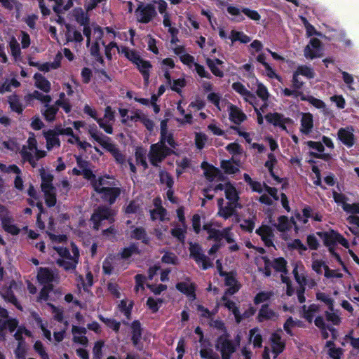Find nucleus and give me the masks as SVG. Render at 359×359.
<instances>
[{"mask_svg": "<svg viewBox=\"0 0 359 359\" xmlns=\"http://www.w3.org/2000/svg\"><path fill=\"white\" fill-rule=\"evenodd\" d=\"M76 161L81 170L74 168L72 170L73 174L76 175H83L85 178L91 180L95 191L101 194V197L104 200L113 203L120 194V189L113 187V182L109 180L108 177L96 178L90 170L86 169V162L82 161L81 158L76 157Z\"/></svg>", "mask_w": 359, "mask_h": 359, "instance_id": "1", "label": "nucleus"}, {"mask_svg": "<svg viewBox=\"0 0 359 359\" xmlns=\"http://www.w3.org/2000/svg\"><path fill=\"white\" fill-rule=\"evenodd\" d=\"M116 50L123 54L126 57L136 65L144 78V83L148 84L150 76L149 72L152 67L151 63L143 60L135 50L126 47L119 48L115 42H111L105 46V54L109 59L111 58L112 54H114Z\"/></svg>", "mask_w": 359, "mask_h": 359, "instance_id": "2", "label": "nucleus"}, {"mask_svg": "<svg viewBox=\"0 0 359 359\" xmlns=\"http://www.w3.org/2000/svg\"><path fill=\"white\" fill-rule=\"evenodd\" d=\"M161 138L160 142L151 146L149 160L154 165H158V164L170 154V149L166 147V144L172 148H174L175 146V141L171 134L168 133L167 131L166 120H163L161 123Z\"/></svg>", "mask_w": 359, "mask_h": 359, "instance_id": "3", "label": "nucleus"}, {"mask_svg": "<svg viewBox=\"0 0 359 359\" xmlns=\"http://www.w3.org/2000/svg\"><path fill=\"white\" fill-rule=\"evenodd\" d=\"M317 234L323 240L325 245L328 248V250L330 252V254L341 264H342V261L340 258V256L336 252L335 250V245L337 243H339L345 248L348 249V252L350 256L352 257L354 262L359 265L358 257L353 252V250L349 249L350 244L347 239H346L342 235H341L340 233L334 230H330L329 231L318 232Z\"/></svg>", "mask_w": 359, "mask_h": 359, "instance_id": "4", "label": "nucleus"}, {"mask_svg": "<svg viewBox=\"0 0 359 359\" xmlns=\"http://www.w3.org/2000/svg\"><path fill=\"white\" fill-rule=\"evenodd\" d=\"M54 249L60 257L57 259V264L66 271L74 270L79 259L77 247L74 244H72L71 252L62 247L55 246Z\"/></svg>", "mask_w": 359, "mask_h": 359, "instance_id": "5", "label": "nucleus"}, {"mask_svg": "<svg viewBox=\"0 0 359 359\" xmlns=\"http://www.w3.org/2000/svg\"><path fill=\"white\" fill-rule=\"evenodd\" d=\"M293 274L297 283L300 286V290L297 291V297L300 303L305 302L304 292L305 286L313 288L316 285L314 279L309 278L306 275L305 268L301 262H297L294 265Z\"/></svg>", "mask_w": 359, "mask_h": 359, "instance_id": "6", "label": "nucleus"}, {"mask_svg": "<svg viewBox=\"0 0 359 359\" xmlns=\"http://www.w3.org/2000/svg\"><path fill=\"white\" fill-rule=\"evenodd\" d=\"M36 140L34 135L29 137L27 145H24L20 154L24 161H28L32 167H35L36 161L46 156V151L38 149Z\"/></svg>", "mask_w": 359, "mask_h": 359, "instance_id": "7", "label": "nucleus"}, {"mask_svg": "<svg viewBox=\"0 0 359 359\" xmlns=\"http://www.w3.org/2000/svg\"><path fill=\"white\" fill-rule=\"evenodd\" d=\"M255 263L259 271L262 272L266 276L271 275V267L277 271H286V262L282 257L274 259L273 262H271L266 257L261 255L255 258Z\"/></svg>", "mask_w": 359, "mask_h": 359, "instance_id": "8", "label": "nucleus"}, {"mask_svg": "<svg viewBox=\"0 0 359 359\" xmlns=\"http://www.w3.org/2000/svg\"><path fill=\"white\" fill-rule=\"evenodd\" d=\"M83 34L87 38V45L90 47V53L93 55H98L100 45L104 46L102 41V31L98 26L93 27H85Z\"/></svg>", "mask_w": 359, "mask_h": 359, "instance_id": "9", "label": "nucleus"}, {"mask_svg": "<svg viewBox=\"0 0 359 359\" xmlns=\"http://www.w3.org/2000/svg\"><path fill=\"white\" fill-rule=\"evenodd\" d=\"M41 189L44 194L45 201L47 205L51 207L56 203V196L55 188L52 185L53 176L45 170L41 171Z\"/></svg>", "mask_w": 359, "mask_h": 359, "instance_id": "10", "label": "nucleus"}, {"mask_svg": "<svg viewBox=\"0 0 359 359\" xmlns=\"http://www.w3.org/2000/svg\"><path fill=\"white\" fill-rule=\"evenodd\" d=\"M240 343V338L237 336L236 341H232L229 339V336L226 334L220 336L215 344L217 351L221 353L222 359H230L231 355L233 353Z\"/></svg>", "mask_w": 359, "mask_h": 359, "instance_id": "11", "label": "nucleus"}, {"mask_svg": "<svg viewBox=\"0 0 359 359\" xmlns=\"http://www.w3.org/2000/svg\"><path fill=\"white\" fill-rule=\"evenodd\" d=\"M203 229L208 233L209 239H214L216 242L219 243L222 239H225L229 243H233V235L231 232L230 229H224L219 231L215 228L213 223L209 222L203 225Z\"/></svg>", "mask_w": 359, "mask_h": 359, "instance_id": "12", "label": "nucleus"}, {"mask_svg": "<svg viewBox=\"0 0 359 359\" xmlns=\"http://www.w3.org/2000/svg\"><path fill=\"white\" fill-rule=\"evenodd\" d=\"M114 210L104 207L98 208L91 217L93 228L100 229L104 223H112L114 222Z\"/></svg>", "mask_w": 359, "mask_h": 359, "instance_id": "13", "label": "nucleus"}, {"mask_svg": "<svg viewBox=\"0 0 359 359\" xmlns=\"http://www.w3.org/2000/svg\"><path fill=\"white\" fill-rule=\"evenodd\" d=\"M0 219L2 226L6 232L13 235L19 233L20 229L13 224V219L8 210L1 204H0Z\"/></svg>", "mask_w": 359, "mask_h": 359, "instance_id": "14", "label": "nucleus"}, {"mask_svg": "<svg viewBox=\"0 0 359 359\" xmlns=\"http://www.w3.org/2000/svg\"><path fill=\"white\" fill-rule=\"evenodd\" d=\"M323 44L317 38H311L304 50V55L308 60L323 56Z\"/></svg>", "mask_w": 359, "mask_h": 359, "instance_id": "15", "label": "nucleus"}, {"mask_svg": "<svg viewBox=\"0 0 359 359\" xmlns=\"http://www.w3.org/2000/svg\"><path fill=\"white\" fill-rule=\"evenodd\" d=\"M126 268L121 262L119 255L107 257L103 262L102 269L104 273L111 274L118 272Z\"/></svg>", "mask_w": 359, "mask_h": 359, "instance_id": "16", "label": "nucleus"}, {"mask_svg": "<svg viewBox=\"0 0 359 359\" xmlns=\"http://www.w3.org/2000/svg\"><path fill=\"white\" fill-rule=\"evenodd\" d=\"M217 190H224L225 192L226 198L227 200H229V201H231L233 204H234L235 207H241L238 203V193L232 184L229 182L219 184L214 189L215 191Z\"/></svg>", "mask_w": 359, "mask_h": 359, "instance_id": "17", "label": "nucleus"}, {"mask_svg": "<svg viewBox=\"0 0 359 359\" xmlns=\"http://www.w3.org/2000/svg\"><path fill=\"white\" fill-rule=\"evenodd\" d=\"M266 119L269 123L287 132V128L293 123V121L291 118L285 117L278 113L269 114L266 116Z\"/></svg>", "mask_w": 359, "mask_h": 359, "instance_id": "18", "label": "nucleus"}, {"mask_svg": "<svg viewBox=\"0 0 359 359\" xmlns=\"http://www.w3.org/2000/svg\"><path fill=\"white\" fill-rule=\"evenodd\" d=\"M18 325V321L15 318H8V311L0 306V335L5 329L8 328L11 332H13Z\"/></svg>", "mask_w": 359, "mask_h": 359, "instance_id": "19", "label": "nucleus"}, {"mask_svg": "<svg viewBox=\"0 0 359 359\" xmlns=\"http://www.w3.org/2000/svg\"><path fill=\"white\" fill-rule=\"evenodd\" d=\"M189 250L191 255L203 269H207L212 266L208 259L202 253L198 245L191 243Z\"/></svg>", "mask_w": 359, "mask_h": 359, "instance_id": "20", "label": "nucleus"}, {"mask_svg": "<svg viewBox=\"0 0 359 359\" xmlns=\"http://www.w3.org/2000/svg\"><path fill=\"white\" fill-rule=\"evenodd\" d=\"M217 269L221 276H225V285L228 287L225 293L229 294V295H232L237 292L240 288V285L238 284V282L234 277L233 274L225 273L222 271V266L219 260L217 261Z\"/></svg>", "mask_w": 359, "mask_h": 359, "instance_id": "21", "label": "nucleus"}, {"mask_svg": "<svg viewBox=\"0 0 359 359\" xmlns=\"http://www.w3.org/2000/svg\"><path fill=\"white\" fill-rule=\"evenodd\" d=\"M29 336L30 332L23 327H18L15 334V338L19 341L18 347L15 350V355L17 359H25L26 348L25 343L22 341V335Z\"/></svg>", "mask_w": 359, "mask_h": 359, "instance_id": "22", "label": "nucleus"}, {"mask_svg": "<svg viewBox=\"0 0 359 359\" xmlns=\"http://www.w3.org/2000/svg\"><path fill=\"white\" fill-rule=\"evenodd\" d=\"M0 170L2 172L13 174L14 176V185L15 187L20 191L23 189V180L21 177V170L15 165H0Z\"/></svg>", "mask_w": 359, "mask_h": 359, "instance_id": "23", "label": "nucleus"}, {"mask_svg": "<svg viewBox=\"0 0 359 359\" xmlns=\"http://www.w3.org/2000/svg\"><path fill=\"white\" fill-rule=\"evenodd\" d=\"M114 120V112L110 107L105 109L104 116L103 118L97 119V122L100 127L102 128L107 133L111 134L113 133L112 125Z\"/></svg>", "mask_w": 359, "mask_h": 359, "instance_id": "24", "label": "nucleus"}, {"mask_svg": "<svg viewBox=\"0 0 359 359\" xmlns=\"http://www.w3.org/2000/svg\"><path fill=\"white\" fill-rule=\"evenodd\" d=\"M155 8L151 5L140 7L137 11V18L139 22L147 23L156 15Z\"/></svg>", "mask_w": 359, "mask_h": 359, "instance_id": "25", "label": "nucleus"}, {"mask_svg": "<svg viewBox=\"0 0 359 359\" xmlns=\"http://www.w3.org/2000/svg\"><path fill=\"white\" fill-rule=\"evenodd\" d=\"M313 128V116L311 113H302L300 119L299 131L302 135H309Z\"/></svg>", "mask_w": 359, "mask_h": 359, "instance_id": "26", "label": "nucleus"}, {"mask_svg": "<svg viewBox=\"0 0 359 359\" xmlns=\"http://www.w3.org/2000/svg\"><path fill=\"white\" fill-rule=\"evenodd\" d=\"M232 88L240 94L246 102L252 105L255 104L257 100L255 95L249 91L243 83L235 82L232 84Z\"/></svg>", "mask_w": 359, "mask_h": 359, "instance_id": "27", "label": "nucleus"}, {"mask_svg": "<svg viewBox=\"0 0 359 359\" xmlns=\"http://www.w3.org/2000/svg\"><path fill=\"white\" fill-rule=\"evenodd\" d=\"M226 109L229 111V119L236 124L241 123L246 118V115L243 111L231 103L227 104Z\"/></svg>", "mask_w": 359, "mask_h": 359, "instance_id": "28", "label": "nucleus"}, {"mask_svg": "<svg viewBox=\"0 0 359 359\" xmlns=\"http://www.w3.org/2000/svg\"><path fill=\"white\" fill-rule=\"evenodd\" d=\"M17 288L18 284L15 282H11L10 283L9 287L4 288L1 291V295L6 302H10L15 305L18 309H21L17 299L13 295V290H16Z\"/></svg>", "mask_w": 359, "mask_h": 359, "instance_id": "29", "label": "nucleus"}, {"mask_svg": "<svg viewBox=\"0 0 359 359\" xmlns=\"http://www.w3.org/2000/svg\"><path fill=\"white\" fill-rule=\"evenodd\" d=\"M280 332L281 331L274 332L271 337V348L274 354V358H276L279 353L283 352L285 348V342L281 339Z\"/></svg>", "mask_w": 359, "mask_h": 359, "instance_id": "30", "label": "nucleus"}, {"mask_svg": "<svg viewBox=\"0 0 359 359\" xmlns=\"http://www.w3.org/2000/svg\"><path fill=\"white\" fill-rule=\"evenodd\" d=\"M217 203L219 208L217 214L224 219H227L233 215L235 209L238 208L235 207L234 204H233L231 201H229L226 205H224V199L222 198L218 199Z\"/></svg>", "mask_w": 359, "mask_h": 359, "instance_id": "31", "label": "nucleus"}, {"mask_svg": "<svg viewBox=\"0 0 359 359\" xmlns=\"http://www.w3.org/2000/svg\"><path fill=\"white\" fill-rule=\"evenodd\" d=\"M43 135L46 140V147L48 150L60 147V142L58 138L59 134L55 129L43 131Z\"/></svg>", "mask_w": 359, "mask_h": 359, "instance_id": "32", "label": "nucleus"}, {"mask_svg": "<svg viewBox=\"0 0 359 359\" xmlns=\"http://www.w3.org/2000/svg\"><path fill=\"white\" fill-rule=\"evenodd\" d=\"M338 137L348 147H351L355 143L353 129L351 128H340L338 131Z\"/></svg>", "mask_w": 359, "mask_h": 359, "instance_id": "33", "label": "nucleus"}, {"mask_svg": "<svg viewBox=\"0 0 359 359\" xmlns=\"http://www.w3.org/2000/svg\"><path fill=\"white\" fill-rule=\"evenodd\" d=\"M184 105H185L183 100H180L177 102V110L181 115V117H178L176 118V121L180 125L185 124H191L193 121V116L191 113H185V110L184 109Z\"/></svg>", "mask_w": 359, "mask_h": 359, "instance_id": "34", "label": "nucleus"}, {"mask_svg": "<svg viewBox=\"0 0 359 359\" xmlns=\"http://www.w3.org/2000/svg\"><path fill=\"white\" fill-rule=\"evenodd\" d=\"M201 167L203 170L205 177L210 182L219 179L220 172L217 168L207 163L206 162H203Z\"/></svg>", "mask_w": 359, "mask_h": 359, "instance_id": "35", "label": "nucleus"}, {"mask_svg": "<svg viewBox=\"0 0 359 359\" xmlns=\"http://www.w3.org/2000/svg\"><path fill=\"white\" fill-rule=\"evenodd\" d=\"M72 334L74 341L81 345H86L88 342L86 337V329L81 327L73 326Z\"/></svg>", "mask_w": 359, "mask_h": 359, "instance_id": "36", "label": "nucleus"}, {"mask_svg": "<svg viewBox=\"0 0 359 359\" xmlns=\"http://www.w3.org/2000/svg\"><path fill=\"white\" fill-rule=\"evenodd\" d=\"M174 52L180 57L181 62L189 68H192L196 65L194 57L187 53L182 47L175 48Z\"/></svg>", "mask_w": 359, "mask_h": 359, "instance_id": "37", "label": "nucleus"}, {"mask_svg": "<svg viewBox=\"0 0 359 359\" xmlns=\"http://www.w3.org/2000/svg\"><path fill=\"white\" fill-rule=\"evenodd\" d=\"M250 186V188L254 191L261 194L263 192H267L269 194L272 196L275 199L278 198L277 190L275 188L270 187L266 184H262L261 183L255 181H254Z\"/></svg>", "mask_w": 359, "mask_h": 359, "instance_id": "38", "label": "nucleus"}, {"mask_svg": "<svg viewBox=\"0 0 359 359\" xmlns=\"http://www.w3.org/2000/svg\"><path fill=\"white\" fill-rule=\"evenodd\" d=\"M34 86L44 93H49L51 88L50 81L41 74L36 73L34 76Z\"/></svg>", "mask_w": 359, "mask_h": 359, "instance_id": "39", "label": "nucleus"}, {"mask_svg": "<svg viewBox=\"0 0 359 359\" xmlns=\"http://www.w3.org/2000/svg\"><path fill=\"white\" fill-rule=\"evenodd\" d=\"M37 279L41 284L50 285L54 280L53 271L46 268H40L37 275Z\"/></svg>", "mask_w": 359, "mask_h": 359, "instance_id": "40", "label": "nucleus"}, {"mask_svg": "<svg viewBox=\"0 0 359 359\" xmlns=\"http://www.w3.org/2000/svg\"><path fill=\"white\" fill-rule=\"evenodd\" d=\"M256 231L261 236L266 245H273L272 238L273 235L272 229L269 226L263 225L257 229Z\"/></svg>", "mask_w": 359, "mask_h": 359, "instance_id": "41", "label": "nucleus"}, {"mask_svg": "<svg viewBox=\"0 0 359 359\" xmlns=\"http://www.w3.org/2000/svg\"><path fill=\"white\" fill-rule=\"evenodd\" d=\"M278 315L272 309H271L267 305H264L259 310L258 319L259 321L262 322L264 320H275L278 318Z\"/></svg>", "mask_w": 359, "mask_h": 359, "instance_id": "42", "label": "nucleus"}, {"mask_svg": "<svg viewBox=\"0 0 359 359\" xmlns=\"http://www.w3.org/2000/svg\"><path fill=\"white\" fill-rule=\"evenodd\" d=\"M228 295H229V294L225 293L222 297L224 305L229 311H232L233 314L234 315L236 321L238 323L243 320V317L240 314L239 311L236 306V304L233 302L229 299Z\"/></svg>", "mask_w": 359, "mask_h": 359, "instance_id": "43", "label": "nucleus"}, {"mask_svg": "<svg viewBox=\"0 0 359 359\" xmlns=\"http://www.w3.org/2000/svg\"><path fill=\"white\" fill-rule=\"evenodd\" d=\"M62 58V53H58L53 62L40 64L38 65V69L42 72H49L53 69H56L60 66Z\"/></svg>", "mask_w": 359, "mask_h": 359, "instance_id": "44", "label": "nucleus"}, {"mask_svg": "<svg viewBox=\"0 0 359 359\" xmlns=\"http://www.w3.org/2000/svg\"><path fill=\"white\" fill-rule=\"evenodd\" d=\"M207 99L219 111L224 110L225 105H227L229 103L225 100H222L220 94L215 92L210 93L207 96Z\"/></svg>", "mask_w": 359, "mask_h": 359, "instance_id": "45", "label": "nucleus"}, {"mask_svg": "<svg viewBox=\"0 0 359 359\" xmlns=\"http://www.w3.org/2000/svg\"><path fill=\"white\" fill-rule=\"evenodd\" d=\"M292 225L297 228L296 222L289 220L287 217L281 216L278 218L277 229L280 232L286 233L290 231Z\"/></svg>", "mask_w": 359, "mask_h": 359, "instance_id": "46", "label": "nucleus"}, {"mask_svg": "<svg viewBox=\"0 0 359 359\" xmlns=\"http://www.w3.org/2000/svg\"><path fill=\"white\" fill-rule=\"evenodd\" d=\"M177 288L182 292L187 294L191 299H194L195 298L194 286L189 280L184 282L179 283L177 285Z\"/></svg>", "mask_w": 359, "mask_h": 359, "instance_id": "47", "label": "nucleus"}, {"mask_svg": "<svg viewBox=\"0 0 359 359\" xmlns=\"http://www.w3.org/2000/svg\"><path fill=\"white\" fill-rule=\"evenodd\" d=\"M206 62L212 73L218 77H222L224 74L223 72L217 67L222 64V62L219 59L212 60L210 58L206 59Z\"/></svg>", "mask_w": 359, "mask_h": 359, "instance_id": "48", "label": "nucleus"}, {"mask_svg": "<svg viewBox=\"0 0 359 359\" xmlns=\"http://www.w3.org/2000/svg\"><path fill=\"white\" fill-rule=\"evenodd\" d=\"M163 24L165 27L168 28V32L172 36L171 41H175V40H177L176 36L178 33V29L172 26L171 18L168 13H165V15H163Z\"/></svg>", "mask_w": 359, "mask_h": 359, "instance_id": "49", "label": "nucleus"}, {"mask_svg": "<svg viewBox=\"0 0 359 359\" xmlns=\"http://www.w3.org/2000/svg\"><path fill=\"white\" fill-rule=\"evenodd\" d=\"M186 231L187 226L185 223H183V224H179L175 225V227L172 229L171 233L172 235L177 238L180 241L184 242Z\"/></svg>", "mask_w": 359, "mask_h": 359, "instance_id": "50", "label": "nucleus"}, {"mask_svg": "<svg viewBox=\"0 0 359 359\" xmlns=\"http://www.w3.org/2000/svg\"><path fill=\"white\" fill-rule=\"evenodd\" d=\"M131 119L134 121H141V123L150 131H151L154 128V124L153 121L138 112H136L135 116H131Z\"/></svg>", "mask_w": 359, "mask_h": 359, "instance_id": "51", "label": "nucleus"}, {"mask_svg": "<svg viewBox=\"0 0 359 359\" xmlns=\"http://www.w3.org/2000/svg\"><path fill=\"white\" fill-rule=\"evenodd\" d=\"M44 107L45 108L42 110V113L45 118L48 121H53L58 110L57 105L46 104Z\"/></svg>", "mask_w": 359, "mask_h": 359, "instance_id": "52", "label": "nucleus"}, {"mask_svg": "<svg viewBox=\"0 0 359 359\" xmlns=\"http://www.w3.org/2000/svg\"><path fill=\"white\" fill-rule=\"evenodd\" d=\"M319 306L315 304L310 305L309 307L303 306L304 317L309 322L319 312Z\"/></svg>", "mask_w": 359, "mask_h": 359, "instance_id": "53", "label": "nucleus"}, {"mask_svg": "<svg viewBox=\"0 0 359 359\" xmlns=\"http://www.w3.org/2000/svg\"><path fill=\"white\" fill-rule=\"evenodd\" d=\"M276 163V157L274 156V155L273 154H269L268 155V160L265 163V166H266V168H268L273 180L276 183H279V182H280V178L278 176L275 175L273 172V167Z\"/></svg>", "mask_w": 359, "mask_h": 359, "instance_id": "54", "label": "nucleus"}, {"mask_svg": "<svg viewBox=\"0 0 359 359\" xmlns=\"http://www.w3.org/2000/svg\"><path fill=\"white\" fill-rule=\"evenodd\" d=\"M229 38L231 39L232 43L236 41H240L241 43H247L250 42L251 40L250 38L246 34H245L243 32L235 30L231 31Z\"/></svg>", "mask_w": 359, "mask_h": 359, "instance_id": "55", "label": "nucleus"}, {"mask_svg": "<svg viewBox=\"0 0 359 359\" xmlns=\"http://www.w3.org/2000/svg\"><path fill=\"white\" fill-rule=\"evenodd\" d=\"M19 86L20 82L15 79H6L5 81L0 85V93L3 94L11 91L13 88H17Z\"/></svg>", "mask_w": 359, "mask_h": 359, "instance_id": "56", "label": "nucleus"}, {"mask_svg": "<svg viewBox=\"0 0 359 359\" xmlns=\"http://www.w3.org/2000/svg\"><path fill=\"white\" fill-rule=\"evenodd\" d=\"M309 102L316 108L322 110L324 114H330V111L326 107V104L323 100L313 96H309Z\"/></svg>", "mask_w": 359, "mask_h": 359, "instance_id": "57", "label": "nucleus"}, {"mask_svg": "<svg viewBox=\"0 0 359 359\" xmlns=\"http://www.w3.org/2000/svg\"><path fill=\"white\" fill-rule=\"evenodd\" d=\"M66 38L67 41L81 42L83 41L81 32L70 27H67Z\"/></svg>", "mask_w": 359, "mask_h": 359, "instance_id": "58", "label": "nucleus"}, {"mask_svg": "<svg viewBox=\"0 0 359 359\" xmlns=\"http://www.w3.org/2000/svg\"><path fill=\"white\" fill-rule=\"evenodd\" d=\"M196 43L202 50L203 55L207 56L209 53V47L212 46L213 41L211 39H208V41H206L205 38L201 36L196 39Z\"/></svg>", "mask_w": 359, "mask_h": 359, "instance_id": "59", "label": "nucleus"}, {"mask_svg": "<svg viewBox=\"0 0 359 359\" xmlns=\"http://www.w3.org/2000/svg\"><path fill=\"white\" fill-rule=\"evenodd\" d=\"M222 168L228 174H234L238 170V164L233 161H222Z\"/></svg>", "mask_w": 359, "mask_h": 359, "instance_id": "60", "label": "nucleus"}, {"mask_svg": "<svg viewBox=\"0 0 359 359\" xmlns=\"http://www.w3.org/2000/svg\"><path fill=\"white\" fill-rule=\"evenodd\" d=\"M348 224L349 230L352 233L357 235L359 233V217L355 215H350L346 219Z\"/></svg>", "mask_w": 359, "mask_h": 359, "instance_id": "61", "label": "nucleus"}, {"mask_svg": "<svg viewBox=\"0 0 359 359\" xmlns=\"http://www.w3.org/2000/svg\"><path fill=\"white\" fill-rule=\"evenodd\" d=\"M27 99V100L36 99L45 104H49L51 101V97L50 95H44L37 90H34L32 93L28 95Z\"/></svg>", "mask_w": 359, "mask_h": 359, "instance_id": "62", "label": "nucleus"}, {"mask_svg": "<svg viewBox=\"0 0 359 359\" xmlns=\"http://www.w3.org/2000/svg\"><path fill=\"white\" fill-rule=\"evenodd\" d=\"M325 277L330 279L332 282H338L344 277V273L339 270H333L328 268L325 273Z\"/></svg>", "mask_w": 359, "mask_h": 359, "instance_id": "63", "label": "nucleus"}, {"mask_svg": "<svg viewBox=\"0 0 359 359\" xmlns=\"http://www.w3.org/2000/svg\"><path fill=\"white\" fill-rule=\"evenodd\" d=\"M202 359H219L218 355L210 348L203 347L200 351Z\"/></svg>", "mask_w": 359, "mask_h": 359, "instance_id": "64", "label": "nucleus"}]
</instances>
